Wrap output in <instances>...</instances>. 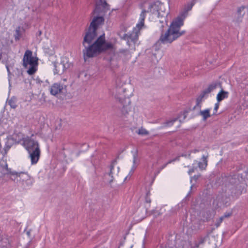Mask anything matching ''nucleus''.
<instances>
[{
	"mask_svg": "<svg viewBox=\"0 0 248 248\" xmlns=\"http://www.w3.org/2000/svg\"><path fill=\"white\" fill-rule=\"evenodd\" d=\"M6 69H7V72L9 74L10 73V70H9V66L8 65H6Z\"/></svg>",
	"mask_w": 248,
	"mask_h": 248,
	"instance_id": "obj_38",
	"label": "nucleus"
},
{
	"mask_svg": "<svg viewBox=\"0 0 248 248\" xmlns=\"http://www.w3.org/2000/svg\"><path fill=\"white\" fill-rule=\"evenodd\" d=\"M146 202L147 203H150L151 202V199L150 198L148 197V194H147L146 197Z\"/></svg>",
	"mask_w": 248,
	"mask_h": 248,
	"instance_id": "obj_35",
	"label": "nucleus"
},
{
	"mask_svg": "<svg viewBox=\"0 0 248 248\" xmlns=\"http://www.w3.org/2000/svg\"><path fill=\"white\" fill-rule=\"evenodd\" d=\"M10 147H11L10 146H9V145L6 146V147L5 149V151H6V150H9L10 148Z\"/></svg>",
	"mask_w": 248,
	"mask_h": 248,
	"instance_id": "obj_37",
	"label": "nucleus"
},
{
	"mask_svg": "<svg viewBox=\"0 0 248 248\" xmlns=\"http://www.w3.org/2000/svg\"><path fill=\"white\" fill-rule=\"evenodd\" d=\"M24 32V30L23 28L20 26L17 27L14 35L15 41H17L19 40Z\"/></svg>",
	"mask_w": 248,
	"mask_h": 248,
	"instance_id": "obj_18",
	"label": "nucleus"
},
{
	"mask_svg": "<svg viewBox=\"0 0 248 248\" xmlns=\"http://www.w3.org/2000/svg\"><path fill=\"white\" fill-rule=\"evenodd\" d=\"M231 215V212L225 213L223 216H221V217H223V218L224 219V218L230 217Z\"/></svg>",
	"mask_w": 248,
	"mask_h": 248,
	"instance_id": "obj_33",
	"label": "nucleus"
},
{
	"mask_svg": "<svg viewBox=\"0 0 248 248\" xmlns=\"http://www.w3.org/2000/svg\"><path fill=\"white\" fill-rule=\"evenodd\" d=\"M164 25H161V27H164Z\"/></svg>",
	"mask_w": 248,
	"mask_h": 248,
	"instance_id": "obj_44",
	"label": "nucleus"
},
{
	"mask_svg": "<svg viewBox=\"0 0 248 248\" xmlns=\"http://www.w3.org/2000/svg\"><path fill=\"white\" fill-rule=\"evenodd\" d=\"M207 236H200L197 239L195 240L194 242L193 245L190 244L189 242H185L182 246H179L177 248L176 247H172L171 248H199V246L201 245H202L204 243V242L206 240ZM160 248H167L160 247Z\"/></svg>",
	"mask_w": 248,
	"mask_h": 248,
	"instance_id": "obj_8",
	"label": "nucleus"
},
{
	"mask_svg": "<svg viewBox=\"0 0 248 248\" xmlns=\"http://www.w3.org/2000/svg\"><path fill=\"white\" fill-rule=\"evenodd\" d=\"M177 121V118H174L171 120L166 121L163 124L162 128L166 127H170L172 126L174 123Z\"/></svg>",
	"mask_w": 248,
	"mask_h": 248,
	"instance_id": "obj_25",
	"label": "nucleus"
},
{
	"mask_svg": "<svg viewBox=\"0 0 248 248\" xmlns=\"http://www.w3.org/2000/svg\"><path fill=\"white\" fill-rule=\"evenodd\" d=\"M219 102H217V103H216L215 104L214 109L215 112H214L213 114H215L217 113V109H218V108H219Z\"/></svg>",
	"mask_w": 248,
	"mask_h": 248,
	"instance_id": "obj_30",
	"label": "nucleus"
},
{
	"mask_svg": "<svg viewBox=\"0 0 248 248\" xmlns=\"http://www.w3.org/2000/svg\"><path fill=\"white\" fill-rule=\"evenodd\" d=\"M104 18L103 16H94L91 22L89 27L93 29L95 31L100 26L104 24Z\"/></svg>",
	"mask_w": 248,
	"mask_h": 248,
	"instance_id": "obj_13",
	"label": "nucleus"
},
{
	"mask_svg": "<svg viewBox=\"0 0 248 248\" xmlns=\"http://www.w3.org/2000/svg\"><path fill=\"white\" fill-rule=\"evenodd\" d=\"M137 133L139 135H147L149 134L148 131H147L145 129L141 128L138 130Z\"/></svg>",
	"mask_w": 248,
	"mask_h": 248,
	"instance_id": "obj_27",
	"label": "nucleus"
},
{
	"mask_svg": "<svg viewBox=\"0 0 248 248\" xmlns=\"http://www.w3.org/2000/svg\"><path fill=\"white\" fill-rule=\"evenodd\" d=\"M82 50L83 56L86 61L88 59L97 56L103 51L111 49V43L106 41L105 34L101 35L93 44H85Z\"/></svg>",
	"mask_w": 248,
	"mask_h": 248,
	"instance_id": "obj_2",
	"label": "nucleus"
},
{
	"mask_svg": "<svg viewBox=\"0 0 248 248\" xmlns=\"http://www.w3.org/2000/svg\"><path fill=\"white\" fill-rule=\"evenodd\" d=\"M67 86L60 83L53 84L50 89L51 94L56 95L58 94H65L67 93Z\"/></svg>",
	"mask_w": 248,
	"mask_h": 248,
	"instance_id": "obj_11",
	"label": "nucleus"
},
{
	"mask_svg": "<svg viewBox=\"0 0 248 248\" xmlns=\"http://www.w3.org/2000/svg\"><path fill=\"white\" fill-rule=\"evenodd\" d=\"M119 167H117V170L116 171V173H118V172H119Z\"/></svg>",
	"mask_w": 248,
	"mask_h": 248,
	"instance_id": "obj_39",
	"label": "nucleus"
},
{
	"mask_svg": "<svg viewBox=\"0 0 248 248\" xmlns=\"http://www.w3.org/2000/svg\"><path fill=\"white\" fill-rule=\"evenodd\" d=\"M194 171V169H191L190 170H189L188 171V174L189 175H191L192 173H193V172Z\"/></svg>",
	"mask_w": 248,
	"mask_h": 248,
	"instance_id": "obj_36",
	"label": "nucleus"
},
{
	"mask_svg": "<svg viewBox=\"0 0 248 248\" xmlns=\"http://www.w3.org/2000/svg\"><path fill=\"white\" fill-rule=\"evenodd\" d=\"M179 160V156H178L177 157H176L174 159H171V160H169V161H168L167 163H166L167 164V165H168V164L172 163V162H173L176 160Z\"/></svg>",
	"mask_w": 248,
	"mask_h": 248,
	"instance_id": "obj_32",
	"label": "nucleus"
},
{
	"mask_svg": "<svg viewBox=\"0 0 248 248\" xmlns=\"http://www.w3.org/2000/svg\"><path fill=\"white\" fill-rule=\"evenodd\" d=\"M1 57H2V55L1 53H0V60H1Z\"/></svg>",
	"mask_w": 248,
	"mask_h": 248,
	"instance_id": "obj_40",
	"label": "nucleus"
},
{
	"mask_svg": "<svg viewBox=\"0 0 248 248\" xmlns=\"http://www.w3.org/2000/svg\"><path fill=\"white\" fill-rule=\"evenodd\" d=\"M187 112L186 111L182 112L177 118L180 123L183 122L187 117Z\"/></svg>",
	"mask_w": 248,
	"mask_h": 248,
	"instance_id": "obj_26",
	"label": "nucleus"
},
{
	"mask_svg": "<svg viewBox=\"0 0 248 248\" xmlns=\"http://www.w3.org/2000/svg\"><path fill=\"white\" fill-rule=\"evenodd\" d=\"M218 84L217 83H213L210 84L208 87L204 90L199 95V96L197 97L196 99V105L194 107V109H195L197 107L199 108H201V103L202 101L205 99L206 98L208 95V94L213 91H214L217 86Z\"/></svg>",
	"mask_w": 248,
	"mask_h": 248,
	"instance_id": "obj_6",
	"label": "nucleus"
},
{
	"mask_svg": "<svg viewBox=\"0 0 248 248\" xmlns=\"http://www.w3.org/2000/svg\"><path fill=\"white\" fill-rule=\"evenodd\" d=\"M38 59L36 57L32 56L31 50H27L24 55L22 60L23 66L27 68L29 66L27 73L30 75L34 74L37 69Z\"/></svg>",
	"mask_w": 248,
	"mask_h": 248,
	"instance_id": "obj_4",
	"label": "nucleus"
},
{
	"mask_svg": "<svg viewBox=\"0 0 248 248\" xmlns=\"http://www.w3.org/2000/svg\"><path fill=\"white\" fill-rule=\"evenodd\" d=\"M160 23H163V21H160Z\"/></svg>",
	"mask_w": 248,
	"mask_h": 248,
	"instance_id": "obj_45",
	"label": "nucleus"
},
{
	"mask_svg": "<svg viewBox=\"0 0 248 248\" xmlns=\"http://www.w3.org/2000/svg\"><path fill=\"white\" fill-rule=\"evenodd\" d=\"M139 159L138 158V152L137 151L133 153V165L129 172V174L132 175L139 165Z\"/></svg>",
	"mask_w": 248,
	"mask_h": 248,
	"instance_id": "obj_15",
	"label": "nucleus"
},
{
	"mask_svg": "<svg viewBox=\"0 0 248 248\" xmlns=\"http://www.w3.org/2000/svg\"><path fill=\"white\" fill-rule=\"evenodd\" d=\"M164 25H167V23H166V21L165 22V23H164Z\"/></svg>",
	"mask_w": 248,
	"mask_h": 248,
	"instance_id": "obj_43",
	"label": "nucleus"
},
{
	"mask_svg": "<svg viewBox=\"0 0 248 248\" xmlns=\"http://www.w3.org/2000/svg\"><path fill=\"white\" fill-rule=\"evenodd\" d=\"M210 111V109H206L200 111V114L202 117V119L204 121L206 120L208 118L211 116Z\"/></svg>",
	"mask_w": 248,
	"mask_h": 248,
	"instance_id": "obj_22",
	"label": "nucleus"
},
{
	"mask_svg": "<svg viewBox=\"0 0 248 248\" xmlns=\"http://www.w3.org/2000/svg\"><path fill=\"white\" fill-rule=\"evenodd\" d=\"M9 105L12 108H15L16 107V101L15 98H12L8 102Z\"/></svg>",
	"mask_w": 248,
	"mask_h": 248,
	"instance_id": "obj_28",
	"label": "nucleus"
},
{
	"mask_svg": "<svg viewBox=\"0 0 248 248\" xmlns=\"http://www.w3.org/2000/svg\"><path fill=\"white\" fill-rule=\"evenodd\" d=\"M10 179L16 183L18 182V172L15 171H11L9 174Z\"/></svg>",
	"mask_w": 248,
	"mask_h": 248,
	"instance_id": "obj_24",
	"label": "nucleus"
},
{
	"mask_svg": "<svg viewBox=\"0 0 248 248\" xmlns=\"http://www.w3.org/2000/svg\"><path fill=\"white\" fill-rule=\"evenodd\" d=\"M23 145L27 151H34L36 148H40L38 141L33 140L31 137L23 138Z\"/></svg>",
	"mask_w": 248,
	"mask_h": 248,
	"instance_id": "obj_10",
	"label": "nucleus"
},
{
	"mask_svg": "<svg viewBox=\"0 0 248 248\" xmlns=\"http://www.w3.org/2000/svg\"><path fill=\"white\" fill-rule=\"evenodd\" d=\"M120 53L123 55L127 56L128 58L131 57V54L128 50H125V49L120 50Z\"/></svg>",
	"mask_w": 248,
	"mask_h": 248,
	"instance_id": "obj_29",
	"label": "nucleus"
},
{
	"mask_svg": "<svg viewBox=\"0 0 248 248\" xmlns=\"http://www.w3.org/2000/svg\"><path fill=\"white\" fill-rule=\"evenodd\" d=\"M124 91L125 89L122 87L117 88L116 89L115 97L119 100L122 104H124L122 112L124 114H126L130 110V108L128 105L130 104L131 101L129 97H126L125 95L122 94V93L124 92Z\"/></svg>",
	"mask_w": 248,
	"mask_h": 248,
	"instance_id": "obj_5",
	"label": "nucleus"
},
{
	"mask_svg": "<svg viewBox=\"0 0 248 248\" xmlns=\"http://www.w3.org/2000/svg\"><path fill=\"white\" fill-rule=\"evenodd\" d=\"M132 248V246H131L130 248Z\"/></svg>",
	"mask_w": 248,
	"mask_h": 248,
	"instance_id": "obj_46",
	"label": "nucleus"
},
{
	"mask_svg": "<svg viewBox=\"0 0 248 248\" xmlns=\"http://www.w3.org/2000/svg\"><path fill=\"white\" fill-rule=\"evenodd\" d=\"M70 63L66 59H63L60 62H54V74L61 75L63 74L66 69L70 67Z\"/></svg>",
	"mask_w": 248,
	"mask_h": 248,
	"instance_id": "obj_7",
	"label": "nucleus"
},
{
	"mask_svg": "<svg viewBox=\"0 0 248 248\" xmlns=\"http://www.w3.org/2000/svg\"><path fill=\"white\" fill-rule=\"evenodd\" d=\"M167 166V164H166V163H165V164H163V165H162V166L159 168L158 173H159V171H160L161 170H163V169H164V168H165Z\"/></svg>",
	"mask_w": 248,
	"mask_h": 248,
	"instance_id": "obj_34",
	"label": "nucleus"
},
{
	"mask_svg": "<svg viewBox=\"0 0 248 248\" xmlns=\"http://www.w3.org/2000/svg\"><path fill=\"white\" fill-rule=\"evenodd\" d=\"M229 96V92L221 90L217 95V100L220 102L224 99L227 98Z\"/></svg>",
	"mask_w": 248,
	"mask_h": 248,
	"instance_id": "obj_19",
	"label": "nucleus"
},
{
	"mask_svg": "<svg viewBox=\"0 0 248 248\" xmlns=\"http://www.w3.org/2000/svg\"><path fill=\"white\" fill-rule=\"evenodd\" d=\"M29 176L27 173L23 172H18V182H24L28 179Z\"/></svg>",
	"mask_w": 248,
	"mask_h": 248,
	"instance_id": "obj_23",
	"label": "nucleus"
},
{
	"mask_svg": "<svg viewBox=\"0 0 248 248\" xmlns=\"http://www.w3.org/2000/svg\"><path fill=\"white\" fill-rule=\"evenodd\" d=\"M108 10H109V5L107 3L106 0H97L93 14H99L101 11L105 13Z\"/></svg>",
	"mask_w": 248,
	"mask_h": 248,
	"instance_id": "obj_12",
	"label": "nucleus"
},
{
	"mask_svg": "<svg viewBox=\"0 0 248 248\" xmlns=\"http://www.w3.org/2000/svg\"><path fill=\"white\" fill-rule=\"evenodd\" d=\"M29 154V157L31 159V164L32 165L36 164L40 157L41 151L40 148H36L34 151L31 150L28 151Z\"/></svg>",
	"mask_w": 248,
	"mask_h": 248,
	"instance_id": "obj_14",
	"label": "nucleus"
},
{
	"mask_svg": "<svg viewBox=\"0 0 248 248\" xmlns=\"http://www.w3.org/2000/svg\"><path fill=\"white\" fill-rule=\"evenodd\" d=\"M116 161H113L109 166V171L108 174H107V175L110 177V178L108 179V182L109 184H111L113 181L114 179L113 174L115 173L114 166L116 164Z\"/></svg>",
	"mask_w": 248,
	"mask_h": 248,
	"instance_id": "obj_17",
	"label": "nucleus"
},
{
	"mask_svg": "<svg viewBox=\"0 0 248 248\" xmlns=\"http://www.w3.org/2000/svg\"><path fill=\"white\" fill-rule=\"evenodd\" d=\"M198 150H195L194 151V153H196V152H198Z\"/></svg>",
	"mask_w": 248,
	"mask_h": 248,
	"instance_id": "obj_41",
	"label": "nucleus"
},
{
	"mask_svg": "<svg viewBox=\"0 0 248 248\" xmlns=\"http://www.w3.org/2000/svg\"><path fill=\"white\" fill-rule=\"evenodd\" d=\"M207 156H205V155H202V162H199L198 163V167L201 170H205L207 165Z\"/></svg>",
	"mask_w": 248,
	"mask_h": 248,
	"instance_id": "obj_21",
	"label": "nucleus"
},
{
	"mask_svg": "<svg viewBox=\"0 0 248 248\" xmlns=\"http://www.w3.org/2000/svg\"><path fill=\"white\" fill-rule=\"evenodd\" d=\"M155 6V5L154 4H150L148 10H142L140 15L139 23L137 24L136 27L133 29L132 32L131 33L124 34L123 35L122 39L127 41V44L128 46H130V42L135 43L138 40L140 34V31L144 26L146 14L148 12L154 13L152 8Z\"/></svg>",
	"mask_w": 248,
	"mask_h": 248,
	"instance_id": "obj_3",
	"label": "nucleus"
},
{
	"mask_svg": "<svg viewBox=\"0 0 248 248\" xmlns=\"http://www.w3.org/2000/svg\"><path fill=\"white\" fill-rule=\"evenodd\" d=\"M11 169L8 168V165L6 162L0 165V177L9 175L11 171Z\"/></svg>",
	"mask_w": 248,
	"mask_h": 248,
	"instance_id": "obj_16",
	"label": "nucleus"
},
{
	"mask_svg": "<svg viewBox=\"0 0 248 248\" xmlns=\"http://www.w3.org/2000/svg\"><path fill=\"white\" fill-rule=\"evenodd\" d=\"M245 7L244 6H241L239 8H238L237 10V16L238 18L237 19V22H239L241 21L242 18L243 17V16L245 14Z\"/></svg>",
	"mask_w": 248,
	"mask_h": 248,
	"instance_id": "obj_20",
	"label": "nucleus"
},
{
	"mask_svg": "<svg viewBox=\"0 0 248 248\" xmlns=\"http://www.w3.org/2000/svg\"><path fill=\"white\" fill-rule=\"evenodd\" d=\"M223 220V217H220L218 220H217V222L216 223V226L217 227H218L220 225V223L222 222Z\"/></svg>",
	"mask_w": 248,
	"mask_h": 248,
	"instance_id": "obj_31",
	"label": "nucleus"
},
{
	"mask_svg": "<svg viewBox=\"0 0 248 248\" xmlns=\"http://www.w3.org/2000/svg\"><path fill=\"white\" fill-rule=\"evenodd\" d=\"M96 31L89 27L88 31L85 33L82 42V45L85 46V44H93L96 38Z\"/></svg>",
	"mask_w": 248,
	"mask_h": 248,
	"instance_id": "obj_9",
	"label": "nucleus"
},
{
	"mask_svg": "<svg viewBox=\"0 0 248 248\" xmlns=\"http://www.w3.org/2000/svg\"><path fill=\"white\" fill-rule=\"evenodd\" d=\"M194 178H195L196 179H197V178H198V177H197V176H194Z\"/></svg>",
	"mask_w": 248,
	"mask_h": 248,
	"instance_id": "obj_42",
	"label": "nucleus"
},
{
	"mask_svg": "<svg viewBox=\"0 0 248 248\" xmlns=\"http://www.w3.org/2000/svg\"><path fill=\"white\" fill-rule=\"evenodd\" d=\"M194 4L187 3L179 15L172 21L169 28L165 33H161L158 41L155 43L156 48L159 49L161 44H170L175 40L185 33V31H180L181 27L184 25V21L188 15V12L191 10Z\"/></svg>",
	"mask_w": 248,
	"mask_h": 248,
	"instance_id": "obj_1",
	"label": "nucleus"
}]
</instances>
